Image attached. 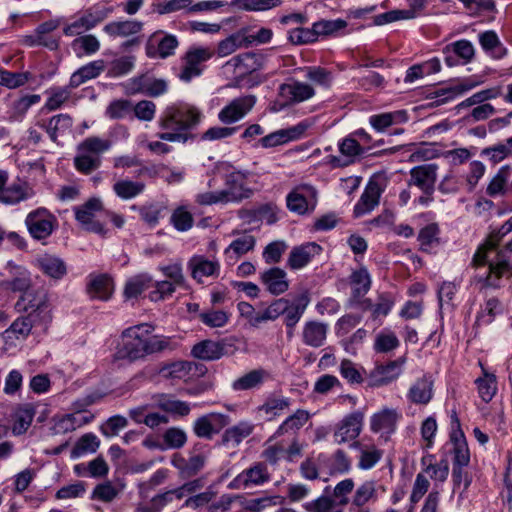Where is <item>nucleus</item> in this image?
I'll list each match as a JSON object with an SVG mask.
<instances>
[{"instance_id":"obj_39","label":"nucleus","mask_w":512,"mask_h":512,"mask_svg":"<svg viewBox=\"0 0 512 512\" xmlns=\"http://www.w3.org/2000/svg\"><path fill=\"white\" fill-rule=\"evenodd\" d=\"M265 375L266 372L263 369L252 370L236 379L232 383V388L235 391H244L256 388L262 384Z\"/></svg>"},{"instance_id":"obj_58","label":"nucleus","mask_w":512,"mask_h":512,"mask_svg":"<svg viewBox=\"0 0 512 512\" xmlns=\"http://www.w3.org/2000/svg\"><path fill=\"white\" fill-rule=\"evenodd\" d=\"M290 406V399L285 397L270 396L259 407V411L264 412L269 416V420L279 415L280 411L287 409Z\"/></svg>"},{"instance_id":"obj_17","label":"nucleus","mask_w":512,"mask_h":512,"mask_svg":"<svg viewBox=\"0 0 512 512\" xmlns=\"http://www.w3.org/2000/svg\"><path fill=\"white\" fill-rule=\"evenodd\" d=\"M9 278L3 281V287L12 292L24 293L32 285L31 274L23 266L8 263Z\"/></svg>"},{"instance_id":"obj_38","label":"nucleus","mask_w":512,"mask_h":512,"mask_svg":"<svg viewBox=\"0 0 512 512\" xmlns=\"http://www.w3.org/2000/svg\"><path fill=\"white\" fill-rule=\"evenodd\" d=\"M35 416V409L30 404L20 407L15 413L12 433L16 436L24 434L30 427Z\"/></svg>"},{"instance_id":"obj_11","label":"nucleus","mask_w":512,"mask_h":512,"mask_svg":"<svg viewBox=\"0 0 512 512\" xmlns=\"http://www.w3.org/2000/svg\"><path fill=\"white\" fill-rule=\"evenodd\" d=\"M211 57L212 53L208 48H190L184 56L185 65L179 74V78L184 82H190L194 77L200 76L202 73L200 64Z\"/></svg>"},{"instance_id":"obj_29","label":"nucleus","mask_w":512,"mask_h":512,"mask_svg":"<svg viewBox=\"0 0 512 512\" xmlns=\"http://www.w3.org/2000/svg\"><path fill=\"white\" fill-rule=\"evenodd\" d=\"M408 121L406 110H397L393 112L372 115L369 123L377 132H384L388 127Z\"/></svg>"},{"instance_id":"obj_52","label":"nucleus","mask_w":512,"mask_h":512,"mask_svg":"<svg viewBox=\"0 0 512 512\" xmlns=\"http://www.w3.org/2000/svg\"><path fill=\"white\" fill-rule=\"evenodd\" d=\"M101 157L92 156L83 151H77L74 158V166L77 171L83 174H90L101 166Z\"/></svg>"},{"instance_id":"obj_34","label":"nucleus","mask_w":512,"mask_h":512,"mask_svg":"<svg viewBox=\"0 0 512 512\" xmlns=\"http://www.w3.org/2000/svg\"><path fill=\"white\" fill-rule=\"evenodd\" d=\"M157 406L166 413L180 417L187 416L191 411V407L188 402L178 400L171 395L165 394L158 396Z\"/></svg>"},{"instance_id":"obj_56","label":"nucleus","mask_w":512,"mask_h":512,"mask_svg":"<svg viewBox=\"0 0 512 512\" xmlns=\"http://www.w3.org/2000/svg\"><path fill=\"white\" fill-rule=\"evenodd\" d=\"M30 72H11L0 69V84L9 89H15L25 85L31 78Z\"/></svg>"},{"instance_id":"obj_59","label":"nucleus","mask_w":512,"mask_h":512,"mask_svg":"<svg viewBox=\"0 0 512 512\" xmlns=\"http://www.w3.org/2000/svg\"><path fill=\"white\" fill-rule=\"evenodd\" d=\"M476 384L481 399L486 403L490 402L497 391L495 375L484 372V377L478 378Z\"/></svg>"},{"instance_id":"obj_36","label":"nucleus","mask_w":512,"mask_h":512,"mask_svg":"<svg viewBox=\"0 0 512 512\" xmlns=\"http://www.w3.org/2000/svg\"><path fill=\"white\" fill-rule=\"evenodd\" d=\"M253 429V424L242 421L225 430L222 435V442L223 444L233 443L234 445H239L243 439L253 432Z\"/></svg>"},{"instance_id":"obj_45","label":"nucleus","mask_w":512,"mask_h":512,"mask_svg":"<svg viewBox=\"0 0 512 512\" xmlns=\"http://www.w3.org/2000/svg\"><path fill=\"white\" fill-rule=\"evenodd\" d=\"M479 42L485 51L491 52L495 58H501L506 54L496 32L489 30L479 35Z\"/></svg>"},{"instance_id":"obj_62","label":"nucleus","mask_w":512,"mask_h":512,"mask_svg":"<svg viewBox=\"0 0 512 512\" xmlns=\"http://www.w3.org/2000/svg\"><path fill=\"white\" fill-rule=\"evenodd\" d=\"M314 32L319 36H328L332 35L339 30H342L347 27V22L343 19L336 20H320L313 24Z\"/></svg>"},{"instance_id":"obj_15","label":"nucleus","mask_w":512,"mask_h":512,"mask_svg":"<svg viewBox=\"0 0 512 512\" xmlns=\"http://www.w3.org/2000/svg\"><path fill=\"white\" fill-rule=\"evenodd\" d=\"M404 360L397 359L386 365H378L371 371L368 379L370 387H381L391 383L401 374V366Z\"/></svg>"},{"instance_id":"obj_2","label":"nucleus","mask_w":512,"mask_h":512,"mask_svg":"<svg viewBox=\"0 0 512 512\" xmlns=\"http://www.w3.org/2000/svg\"><path fill=\"white\" fill-rule=\"evenodd\" d=\"M144 327L150 328L151 326L142 324L123 331L122 343L117 348L115 359L132 362L146 355L160 352L168 346V341L161 337H142L139 330Z\"/></svg>"},{"instance_id":"obj_54","label":"nucleus","mask_w":512,"mask_h":512,"mask_svg":"<svg viewBox=\"0 0 512 512\" xmlns=\"http://www.w3.org/2000/svg\"><path fill=\"white\" fill-rule=\"evenodd\" d=\"M24 312L26 314L23 316L28 323H31V329L40 328L43 332L47 331L52 321L51 309L44 308L39 311L29 310Z\"/></svg>"},{"instance_id":"obj_51","label":"nucleus","mask_w":512,"mask_h":512,"mask_svg":"<svg viewBox=\"0 0 512 512\" xmlns=\"http://www.w3.org/2000/svg\"><path fill=\"white\" fill-rule=\"evenodd\" d=\"M502 313V306L500 301L493 297L485 302V307L477 314L476 325H488L492 323L496 315Z\"/></svg>"},{"instance_id":"obj_20","label":"nucleus","mask_w":512,"mask_h":512,"mask_svg":"<svg viewBox=\"0 0 512 512\" xmlns=\"http://www.w3.org/2000/svg\"><path fill=\"white\" fill-rule=\"evenodd\" d=\"M279 94L288 103H299L312 98L315 95V90L307 83L292 81L281 84Z\"/></svg>"},{"instance_id":"obj_40","label":"nucleus","mask_w":512,"mask_h":512,"mask_svg":"<svg viewBox=\"0 0 512 512\" xmlns=\"http://www.w3.org/2000/svg\"><path fill=\"white\" fill-rule=\"evenodd\" d=\"M512 167L510 165L502 166L489 182L486 193L490 197L501 195L505 192L507 181L510 177Z\"/></svg>"},{"instance_id":"obj_53","label":"nucleus","mask_w":512,"mask_h":512,"mask_svg":"<svg viewBox=\"0 0 512 512\" xmlns=\"http://www.w3.org/2000/svg\"><path fill=\"white\" fill-rule=\"evenodd\" d=\"M199 320L208 327L221 328L229 321V314L224 310L208 309L198 315Z\"/></svg>"},{"instance_id":"obj_44","label":"nucleus","mask_w":512,"mask_h":512,"mask_svg":"<svg viewBox=\"0 0 512 512\" xmlns=\"http://www.w3.org/2000/svg\"><path fill=\"white\" fill-rule=\"evenodd\" d=\"M350 283L352 285V294L354 298L365 295L371 285L370 275L366 268H360L354 271L350 276Z\"/></svg>"},{"instance_id":"obj_47","label":"nucleus","mask_w":512,"mask_h":512,"mask_svg":"<svg viewBox=\"0 0 512 512\" xmlns=\"http://www.w3.org/2000/svg\"><path fill=\"white\" fill-rule=\"evenodd\" d=\"M122 488H117L110 481L97 484L91 494L92 500L110 503L121 493Z\"/></svg>"},{"instance_id":"obj_25","label":"nucleus","mask_w":512,"mask_h":512,"mask_svg":"<svg viewBox=\"0 0 512 512\" xmlns=\"http://www.w3.org/2000/svg\"><path fill=\"white\" fill-rule=\"evenodd\" d=\"M398 418L399 415L396 410L385 408L371 417V430L375 433L391 434L395 430Z\"/></svg>"},{"instance_id":"obj_30","label":"nucleus","mask_w":512,"mask_h":512,"mask_svg":"<svg viewBox=\"0 0 512 512\" xmlns=\"http://www.w3.org/2000/svg\"><path fill=\"white\" fill-rule=\"evenodd\" d=\"M16 308L22 311L50 309L47 294L44 291H26L16 302Z\"/></svg>"},{"instance_id":"obj_8","label":"nucleus","mask_w":512,"mask_h":512,"mask_svg":"<svg viewBox=\"0 0 512 512\" xmlns=\"http://www.w3.org/2000/svg\"><path fill=\"white\" fill-rule=\"evenodd\" d=\"M28 232L35 240L47 239L57 228V218L46 208H37L26 216Z\"/></svg>"},{"instance_id":"obj_37","label":"nucleus","mask_w":512,"mask_h":512,"mask_svg":"<svg viewBox=\"0 0 512 512\" xmlns=\"http://www.w3.org/2000/svg\"><path fill=\"white\" fill-rule=\"evenodd\" d=\"M111 146L112 142L109 139L91 136L78 144L77 151H83L89 155L101 157V154L108 151Z\"/></svg>"},{"instance_id":"obj_1","label":"nucleus","mask_w":512,"mask_h":512,"mask_svg":"<svg viewBox=\"0 0 512 512\" xmlns=\"http://www.w3.org/2000/svg\"><path fill=\"white\" fill-rule=\"evenodd\" d=\"M200 119L201 113L194 107H167L158 122L159 127L165 131L158 133L157 137L164 141L185 143L193 138L188 130L195 127Z\"/></svg>"},{"instance_id":"obj_46","label":"nucleus","mask_w":512,"mask_h":512,"mask_svg":"<svg viewBox=\"0 0 512 512\" xmlns=\"http://www.w3.org/2000/svg\"><path fill=\"white\" fill-rule=\"evenodd\" d=\"M102 208L103 205L99 198H90L83 205L74 209L75 218L82 225L90 223V220H93L95 212L102 210Z\"/></svg>"},{"instance_id":"obj_24","label":"nucleus","mask_w":512,"mask_h":512,"mask_svg":"<svg viewBox=\"0 0 512 512\" xmlns=\"http://www.w3.org/2000/svg\"><path fill=\"white\" fill-rule=\"evenodd\" d=\"M328 325L318 321H308L303 328L302 340L307 346L318 348L326 340Z\"/></svg>"},{"instance_id":"obj_7","label":"nucleus","mask_w":512,"mask_h":512,"mask_svg":"<svg viewBox=\"0 0 512 512\" xmlns=\"http://www.w3.org/2000/svg\"><path fill=\"white\" fill-rule=\"evenodd\" d=\"M250 172L233 170L224 175L225 189L221 190L226 203H239L253 195V189L246 185Z\"/></svg>"},{"instance_id":"obj_43","label":"nucleus","mask_w":512,"mask_h":512,"mask_svg":"<svg viewBox=\"0 0 512 512\" xmlns=\"http://www.w3.org/2000/svg\"><path fill=\"white\" fill-rule=\"evenodd\" d=\"M100 441L93 433H86L81 436L73 449L71 450V458L76 459L87 453H94L98 449Z\"/></svg>"},{"instance_id":"obj_48","label":"nucleus","mask_w":512,"mask_h":512,"mask_svg":"<svg viewBox=\"0 0 512 512\" xmlns=\"http://www.w3.org/2000/svg\"><path fill=\"white\" fill-rule=\"evenodd\" d=\"M246 486L261 485L267 482L270 478L267 466L263 462H258L252 467L242 471Z\"/></svg>"},{"instance_id":"obj_13","label":"nucleus","mask_w":512,"mask_h":512,"mask_svg":"<svg viewBox=\"0 0 512 512\" xmlns=\"http://www.w3.org/2000/svg\"><path fill=\"white\" fill-rule=\"evenodd\" d=\"M129 85L133 93L142 92L151 97L160 96L167 91V82L155 78L149 72L130 79Z\"/></svg>"},{"instance_id":"obj_50","label":"nucleus","mask_w":512,"mask_h":512,"mask_svg":"<svg viewBox=\"0 0 512 512\" xmlns=\"http://www.w3.org/2000/svg\"><path fill=\"white\" fill-rule=\"evenodd\" d=\"M145 185L142 182L121 180L113 185L115 194L121 199H131L144 191Z\"/></svg>"},{"instance_id":"obj_9","label":"nucleus","mask_w":512,"mask_h":512,"mask_svg":"<svg viewBox=\"0 0 512 512\" xmlns=\"http://www.w3.org/2000/svg\"><path fill=\"white\" fill-rule=\"evenodd\" d=\"M229 415L211 412L198 417L193 424V432L199 438L210 440L215 434L229 425Z\"/></svg>"},{"instance_id":"obj_14","label":"nucleus","mask_w":512,"mask_h":512,"mask_svg":"<svg viewBox=\"0 0 512 512\" xmlns=\"http://www.w3.org/2000/svg\"><path fill=\"white\" fill-rule=\"evenodd\" d=\"M86 291L91 299L107 301L114 292V281L108 274H90Z\"/></svg>"},{"instance_id":"obj_33","label":"nucleus","mask_w":512,"mask_h":512,"mask_svg":"<svg viewBox=\"0 0 512 512\" xmlns=\"http://www.w3.org/2000/svg\"><path fill=\"white\" fill-rule=\"evenodd\" d=\"M32 332L31 323L27 322L24 316L16 318L11 325L2 332L3 341L8 344L14 340L26 339Z\"/></svg>"},{"instance_id":"obj_42","label":"nucleus","mask_w":512,"mask_h":512,"mask_svg":"<svg viewBox=\"0 0 512 512\" xmlns=\"http://www.w3.org/2000/svg\"><path fill=\"white\" fill-rule=\"evenodd\" d=\"M73 120L68 114H58L53 116L48 125L43 126L46 129L50 139L53 142L57 141L58 133H64L72 127Z\"/></svg>"},{"instance_id":"obj_41","label":"nucleus","mask_w":512,"mask_h":512,"mask_svg":"<svg viewBox=\"0 0 512 512\" xmlns=\"http://www.w3.org/2000/svg\"><path fill=\"white\" fill-rule=\"evenodd\" d=\"M480 155L486 157L493 165H496L512 157V150L505 139L503 142L482 149Z\"/></svg>"},{"instance_id":"obj_28","label":"nucleus","mask_w":512,"mask_h":512,"mask_svg":"<svg viewBox=\"0 0 512 512\" xmlns=\"http://www.w3.org/2000/svg\"><path fill=\"white\" fill-rule=\"evenodd\" d=\"M433 397V380L431 377L423 376L411 386L408 398L415 404H428Z\"/></svg>"},{"instance_id":"obj_63","label":"nucleus","mask_w":512,"mask_h":512,"mask_svg":"<svg viewBox=\"0 0 512 512\" xmlns=\"http://www.w3.org/2000/svg\"><path fill=\"white\" fill-rule=\"evenodd\" d=\"M400 342L393 332H381L377 335L374 350L378 353H387L399 346Z\"/></svg>"},{"instance_id":"obj_27","label":"nucleus","mask_w":512,"mask_h":512,"mask_svg":"<svg viewBox=\"0 0 512 512\" xmlns=\"http://www.w3.org/2000/svg\"><path fill=\"white\" fill-rule=\"evenodd\" d=\"M241 74H250L260 70L265 62V56L261 53L246 52L234 56L231 61Z\"/></svg>"},{"instance_id":"obj_4","label":"nucleus","mask_w":512,"mask_h":512,"mask_svg":"<svg viewBox=\"0 0 512 512\" xmlns=\"http://www.w3.org/2000/svg\"><path fill=\"white\" fill-rule=\"evenodd\" d=\"M437 169L438 166L431 163L415 166L409 172L410 178L407 184L409 187L416 186L421 190L422 195L418 198V203L421 205H428L433 201Z\"/></svg>"},{"instance_id":"obj_55","label":"nucleus","mask_w":512,"mask_h":512,"mask_svg":"<svg viewBox=\"0 0 512 512\" xmlns=\"http://www.w3.org/2000/svg\"><path fill=\"white\" fill-rule=\"evenodd\" d=\"M439 227L436 223H431L423 227L418 234L421 250L428 252L434 245L439 244Z\"/></svg>"},{"instance_id":"obj_6","label":"nucleus","mask_w":512,"mask_h":512,"mask_svg":"<svg viewBox=\"0 0 512 512\" xmlns=\"http://www.w3.org/2000/svg\"><path fill=\"white\" fill-rule=\"evenodd\" d=\"M113 12L112 7L96 4L86 9L81 16L66 25L63 33L66 36L81 35L103 22Z\"/></svg>"},{"instance_id":"obj_31","label":"nucleus","mask_w":512,"mask_h":512,"mask_svg":"<svg viewBox=\"0 0 512 512\" xmlns=\"http://www.w3.org/2000/svg\"><path fill=\"white\" fill-rule=\"evenodd\" d=\"M304 191H308L312 194L315 193L312 187L303 185L296 187L287 195L286 205L289 211L298 215H304L308 212V201Z\"/></svg>"},{"instance_id":"obj_64","label":"nucleus","mask_w":512,"mask_h":512,"mask_svg":"<svg viewBox=\"0 0 512 512\" xmlns=\"http://www.w3.org/2000/svg\"><path fill=\"white\" fill-rule=\"evenodd\" d=\"M174 228L178 231L184 232L192 228L194 219L192 214L185 210L183 207L175 209L170 218Z\"/></svg>"},{"instance_id":"obj_60","label":"nucleus","mask_w":512,"mask_h":512,"mask_svg":"<svg viewBox=\"0 0 512 512\" xmlns=\"http://www.w3.org/2000/svg\"><path fill=\"white\" fill-rule=\"evenodd\" d=\"M281 4V0H232L231 5L246 11H264Z\"/></svg>"},{"instance_id":"obj_5","label":"nucleus","mask_w":512,"mask_h":512,"mask_svg":"<svg viewBox=\"0 0 512 512\" xmlns=\"http://www.w3.org/2000/svg\"><path fill=\"white\" fill-rule=\"evenodd\" d=\"M237 341L234 336L219 341L203 340L193 346L191 354L194 358L204 361L218 360L223 356L234 354L237 350Z\"/></svg>"},{"instance_id":"obj_61","label":"nucleus","mask_w":512,"mask_h":512,"mask_svg":"<svg viewBox=\"0 0 512 512\" xmlns=\"http://www.w3.org/2000/svg\"><path fill=\"white\" fill-rule=\"evenodd\" d=\"M192 0H163L153 4L154 11L159 15L170 14L178 11L189 12Z\"/></svg>"},{"instance_id":"obj_19","label":"nucleus","mask_w":512,"mask_h":512,"mask_svg":"<svg viewBox=\"0 0 512 512\" xmlns=\"http://www.w3.org/2000/svg\"><path fill=\"white\" fill-rule=\"evenodd\" d=\"M260 280L266 290L275 296L281 295L289 289L287 273L279 267H272L263 271L260 274Z\"/></svg>"},{"instance_id":"obj_18","label":"nucleus","mask_w":512,"mask_h":512,"mask_svg":"<svg viewBox=\"0 0 512 512\" xmlns=\"http://www.w3.org/2000/svg\"><path fill=\"white\" fill-rule=\"evenodd\" d=\"M382 189L378 182L370 180L356 203L353 214L359 218L371 212L378 204Z\"/></svg>"},{"instance_id":"obj_21","label":"nucleus","mask_w":512,"mask_h":512,"mask_svg":"<svg viewBox=\"0 0 512 512\" xmlns=\"http://www.w3.org/2000/svg\"><path fill=\"white\" fill-rule=\"evenodd\" d=\"M35 265L43 274L55 280L62 279L67 274L64 260L53 254L38 256Z\"/></svg>"},{"instance_id":"obj_26","label":"nucleus","mask_w":512,"mask_h":512,"mask_svg":"<svg viewBox=\"0 0 512 512\" xmlns=\"http://www.w3.org/2000/svg\"><path fill=\"white\" fill-rule=\"evenodd\" d=\"M192 277L198 282H202L203 277L218 275L220 265L218 261H211L204 256H194L188 262Z\"/></svg>"},{"instance_id":"obj_10","label":"nucleus","mask_w":512,"mask_h":512,"mask_svg":"<svg viewBox=\"0 0 512 512\" xmlns=\"http://www.w3.org/2000/svg\"><path fill=\"white\" fill-rule=\"evenodd\" d=\"M256 103L254 95H247L233 99L218 113V119L223 124H233L242 118L253 108Z\"/></svg>"},{"instance_id":"obj_35","label":"nucleus","mask_w":512,"mask_h":512,"mask_svg":"<svg viewBox=\"0 0 512 512\" xmlns=\"http://www.w3.org/2000/svg\"><path fill=\"white\" fill-rule=\"evenodd\" d=\"M142 26L141 22L135 20L113 21L106 24L103 30L112 37H127L140 32Z\"/></svg>"},{"instance_id":"obj_12","label":"nucleus","mask_w":512,"mask_h":512,"mask_svg":"<svg viewBox=\"0 0 512 512\" xmlns=\"http://www.w3.org/2000/svg\"><path fill=\"white\" fill-rule=\"evenodd\" d=\"M363 419L364 414L360 411L346 415L337 425L334 432L335 443L342 444L356 439L362 430Z\"/></svg>"},{"instance_id":"obj_16","label":"nucleus","mask_w":512,"mask_h":512,"mask_svg":"<svg viewBox=\"0 0 512 512\" xmlns=\"http://www.w3.org/2000/svg\"><path fill=\"white\" fill-rule=\"evenodd\" d=\"M321 252L322 247L315 242H308L293 247L287 259V266L292 270L301 269L310 263V261Z\"/></svg>"},{"instance_id":"obj_3","label":"nucleus","mask_w":512,"mask_h":512,"mask_svg":"<svg viewBox=\"0 0 512 512\" xmlns=\"http://www.w3.org/2000/svg\"><path fill=\"white\" fill-rule=\"evenodd\" d=\"M497 243L488 242L479 247L472 259L475 268L488 266L484 274L475 276V281L482 283L483 287H499V280L507 274L511 267L504 251H497Z\"/></svg>"},{"instance_id":"obj_22","label":"nucleus","mask_w":512,"mask_h":512,"mask_svg":"<svg viewBox=\"0 0 512 512\" xmlns=\"http://www.w3.org/2000/svg\"><path fill=\"white\" fill-rule=\"evenodd\" d=\"M309 303L310 297L308 292H303L292 300L287 299V308L283 313L286 328H295Z\"/></svg>"},{"instance_id":"obj_32","label":"nucleus","mask_w":512,"mask_h":512,"mask_svg":"<svg viewBox=\"0 0 512 512\" xmlns=\"http://www.w3.org/2000/svg\"><path fill=\"white\" fill-rule=\"evenodd\" d=\"M153 279L147 273L137 274L126 281L123 295L126 299L137 298L152 286Z\"/></svg>"},{"instance_id":"obj_23","label":"nucleus","mask_w":512,"mask_h":512,"mask_svg":"<svg viewBox=\"0 0 512 512\" xmlns=\"http://www.w3.org/2000/svg\"><path fill=\"white\" fill-rule=\"evenodd\" d=\"M34 195L32 187L25 181L18 180L5 187L0 196V202L6 205H15Z\"/></svg>"},{"instance_id":"obj_49","label":"nucleus","mask_w":512,"mask_h":512,"mask_svg":"<svg viewBox=\"0 0 512 512\" xmlns=\"http://www.w3.org/2000/svg\"><path fill=\"white\" fill-rule=\"evenodd\" d=\"M309 419V413L306 410L298 409L293 415L278 427L276 435L281 436L293 430H299Z\"/></svg>"},{"instance_id":"obj_57","label":"nucleus","mask_w":512,"mask_h":512,"mask_svg":"<svg viewBox=\"0 0 512 512\" xmlns=\"http://www.w3.org/2000/svg\"><path fill=\"white\" fill-rule=\"evenodd\" d=\"M255 244L256 239L254 236L244 234L231 242V244L225 249V254L229 255L230 253H234L236 257H239L253 250Z\"/></svg>"}]
</instances>
